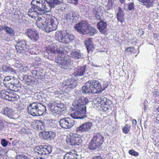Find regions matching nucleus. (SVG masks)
Returning a JSON list of instances; mask_svg holds the SVG:
<instances>
[{
  "instance_id": "obj_8",
  "label": "nucleus",
  "mask_w": 159,
  "mask_h": 159,
  "mask_svg": "<svg viewBox=\"0 0 159 159\" xmlns=\"http://www.w3.org/2000/svg\"><path fill=\"white\" fill-rule=\"evenodd\" d=\"M56 36L57 40L64 43H68L72 41L74 38L73 34L67 33L62 34L61 32L56 33Z\"/></svg>"
},
{
  "instance_id": "obj_46",
  "label": "nucleus",
  "mask_w": 159,
  "mask_h": 159,
  "mask_svg": "<svg viewBox=\"0 0 159 159\" xmlns=\"http://www.w3.org/2000/svg\"><path fill=\"white\" fill-rule=\"evenodd\" d=\"M134 2L129 3L128 4V9L129 11L134 9Z\"/></svg>"
},
{
  "instance_id": "obj_23",
  "label": "nucleus",
  "mask_w": 159,
  "mask_h": 159,
  "mask_svg": "<svg viewBox=\"0 0 159 159\" xmlns=\"http://www.w3.org/2000/svg\"><path fill=\"white\" fill-rule=\"evenodd\" d=\"M72 57L75 59H79L83 58V55L79 50L73 51L70 54Z\"/></svg>"
},
{
  "instance_id": "obj_14",
  "label": "nucleus",
  "mask_w": 159,
  "mask_h": 159,
  "mask_svg": "<svg viewBox=\"0 0 159 159\" xmlns=\"http://www.w3.org/2000/svg\"><path fill=\"white\" fill-rule=\"evenodd\" d=\"M17 44L16 46V48L18 52L21 53L23 51L28 50L29 46L24 40H20L19 39L16 41Z\"/></svg>"
},
{
  "instance_id": "obj_2",
  "label": "nucleus",
  "mask_w": 159,
  "mask_h": 159,
  "mask_svg": "<svg viewBox=\"0 0 159 159\" xmlns=\"http://www.w3.org/2000/svg\"><path fill=\"white\" fill-rule=\"evenodd\" d=\"M79 101L75 106L76 111L70 114V116L74 119H82L84 117H86V107L85 105L88 102V99L83 96L80 97Z\"/></svg>"
},
{
  "instance_id": "obj_27",
  "label": "nucleus",
  "mask_w": 159,
  "mask_h": 159,
  "mask_svg": "<svg viewBox=\"0 0 159 159\" xmlns=\"http://www.w3.org/2000/svg\"><path fill=\"white\" fill-rule=\"evenodd\" d=\"M4 30L6 33L9 34L10 36H13L15 35L14 30L11 27L7 26H4Z\"/></svg>"
},
{
  "instance_id": "obj_47",
  "label": "nucleus",
  "mask_w": 159,
  "mask_h": 159,
  "mask_svg": "<svg viewBox=\"0 0 159 159\" xmlns=\"http://www.w3.org/2000/svg\"><path fill=\"white\" fill-rule=\"evenodd\" d=\"M129 153L132 155L135 156H137L139 155V153L135 152L134 150H130L129 151Z\"/></svg>"
},
{
  "instance_id": "obj_41",
  "label": "nucleus",
  "mask_w": 159,
  "mask_h": 159,
  "mask_svg": "<svg viewBox=\"0 0 159 159\" xmlns=\"http://www.w3.org/2000/svg\"><path fill=\"white\" fill-rule=\"evenodd\" d=\"M69 83L66 84V85H67L68 87L71 89H74L76 86V82L71 81L70 82L69 81Z\"/></svg>"
},
{
  "instance_id": "obj_12",
  "label": "nucleus",
  "mask_w": 159,
  "mask_h": 159,
  "mask_svg": "<svg viewBox=\"0 0 159 159\" xmlns=\"http://www.w3.org/2000/svg\"><path fill=\"white\" fill-rule=\"evenodd\" d=\"M25 33L28 38L33 41H37L39 39V35L38 32L34 29H28Z\"/></svg>"
},
{
  "instance_id": "obj_56",
  "label": "nucleus",
  "mask_w": 159,
  "mask_h": 159,
  "mask_svg": "<svg viewBox=\"0 0 159 159\" xmlns=\"http://www.w3.org/2000/svg\"><path fill=\"white\" fill-rule=\"evenodd\" d=\"M56 52L61 53L63 52V51L62 50H61L59 48H57V47L56 48Z\"/></svg>"
},
{
  "instance_id": "obj_3",
  "label": "nucleus",
  "mask_w": 159,
  "mask_h": 159,
  "mask_svg": "<svg viewBox=\"0 0 159 159\" xmlns=\"http://www.w3.org/2000/svg\"><path fill=\"white\" fill-rule=\"evenodd\" d=\"M107 87L102 88L100 83L98 81L92 80L86 82L82 87L81 91L83 94H93L97 93V89L103 90Z\"/></svg>"
},
{
  "instance_id": "obj_26",
  "label": "nucleus",
  "mask_w": 159,
  "mask_h": 159,
  "mask_svg": "<svg viewBox=\"0 0 159 159\" xmlns=\"http://www.w3.org/2000/svg\"><path fill=\"white\" fill-rule=\"evenodd\" d=\"M78 155L70 152L66 153L64 156V159H79Z\"/></svg>"
},
{
  "instance_id": "obj_29",
  "label": "nucleus",
  "mask_w": 159,
  "mask_h": 159,
  "mask_svg": "<svg viewBox=\"0 0 159 159\" xmlns=\"http://www.w3.org/2000/svg\"><path fill=\"white\" fill-rule=\"evenodd\" d=\"M86 66H84L80 67L77 70V72L75 73V75L77 76H82L83 75L85 71Z\"/></svg>"
},
{
  "instance_id": "obj_9",
  "label": "nucleus",
  "mask_w": 159,
  "mask_h": 159,
  "mask_svg": "<svg viewBox=\"0 0 159 159\" xmlns=\"http://www.w3.org/2000/svg\"><path fill=\"white\" fill-rule=\"evenodd\" d=\"M10 91L9 90H2L1 91L2 98L6 100L13 102L17 100L18 98V95L17 96L16 94L12 92H10Z\"/></svg>"
},
{
  "instance_id": "obj_24",
  "label": "nucleus",
  "mask_w": 159,
  "mask_h": 159,
  "mask_svg": "<svg viewBox=\"0 0 159 159\" xmlns=\"http://www.w3.org/2000/svg\"><path fill=\"white\" fill-rule=\"evenodd\" d=\"M87 32L85 33L86 34H88L90 36H93L97 32V30L95 29L94 27L91 26L88 24V27L87 28Z\"/></svg>"
},
{
  "instance_id": "obj_53",
  "label": "nucleus",
  "mask_w": 159,
  "mask_h": 159,
  "mask_svg": "<svg viewBox=\"0 0 159 159\" xmlns=\"http://www.w3.org/2000/svg\"><path fill=\"white\" fill-rule=\"evenodd\" d=\"M16 159H28L26 156L18 155L16 157Z\"/></svg>"
},
{
  "instance_id": "obj_16",
  "label": "nucleus",
  "mask_w": 159,
  "mask_h": 159,
  "mask_svg": "<svg viewBox=\"0 0 159 159\" xmlns=\"http://www.w3.org/2000/svg\"><path fill=\"white\" fill-rule=\"evenodd\" d=\"M93 103L95 105H98V103L101 104V105H102V103H104L110 106L112 102L109 99H107L106 98L102 96L98 97L95 98L93 101Z\"/></svg>"
},
{
  "instance_id": "obj_31",
  "label": "nucleus",
  "mask_w": 159,
  "mask_h": 159,
  "mask_svg": "<svg viewBox=\"0 0 159 159\" xmlns=\"http://www.w3.org/2000/svg\"><path fill=\"white\" fill-rule=\"evenodd\" d=\"M2 68L4 72H15V70H13L11 67L5 64L2 65Z\"/></svg>"
},
{
  "instance_id": "obj_6",
  "label": "nucleus",
  "mask_w": 159,
  "mask_h": 159,
  "mask_svg": "<svg viewBox=\"0 0 159 159\" xmlns=\"http://www.w3.org/2000/svg\"><path fill=\"white\" fill-rule=\"evenodd\" d=\"M48 106L51 108V113L55 116L61 115V113H64L66 110L65 105L60 102L52 101L48 104Z\"/></svg>"
},
{
  "instance_id": "obj_50",
  "label": "nucleus",
  "mask_w": 159,
  "mask_h": 159,
  "mask_svg": "<svg viewBox=\"0 0 159 159\" xmlns=\"http://www.w3.org/2000/svg\"><path fill=\"white\" fill-rule=\"evenodd\" d=\"M94 16L97 20H100L102 17V15L101 12H100V13H97Z\"/></svg>"
},
{
  "instance_id": "obj_33",
  "label": "nucleus",
  "mask_w": 159,
  "mask_h": 159,
  "mask_svg": "<svg viewBox=\"0 0 159 159\" xmlns=\"http://www.w3.org/2000/svg\"><path fill=\"white\" fill-rule=\"evenodd\" d=\"M72 11H70L67 13L65 14L64 17L65 19L67 21H69L70 22H73L74 21V19L72 17V15L70 14Z\"/></svg>"
},
{
  "instance_id": "obj_62",
  "label": "nucleus",
  "mask_w": 159,
  "mask_h": 159,
  "mask_svg": "<svg viewBox=\"0 0 159 159\" xmlns=\"http://www.w3.org/2000/svg\"><path fill=\"white\" fill-rule=\"evenodd\" d=\"M93 159H102V158L100 156H96Z\"/></svg>"
},
{
  "instance_id": "obj_22",
  "label": "nucleus",
  "mask_w": 159,
  "mask_h": 159,
  "mask_svg": "<svg viewBox=\"0 0 159 159\" xmlns=\"http://www.w3.org/2000/svg\"><path fill=\"white\" fill-rule=\"evenodd\" d=\"M75 134H70L67 136L66 141L68 145L70 146H75Z\"/></svg>"
},
{
  "instance_id": "obj_36",
  "label": "nucleus",
  "mask_w": 159,
  "mask_h": 159,
  "mask_svg": "<svg viewBox=\"0 0 159 159\" xmlns=\"http://www.w3.org/2000/svg\"><path fill=\"white\" fill-rule=\"evenodd\" d=\"M21 85L19 83V82L18 83H16L14 84V85H13L12 87V90L14 91L15 92H17L18 91L20 90L21 89Z\"/></svg>"
},
{
  "instance_id": "obj_55",
  "label": "nucleus",
  "mask_w": 159,
  "mask_h": 159,
  "mask_svg": "<svg viewBox=\"0 0 159 159\" xmlns=\"http://www.w3.org/2000/svg\"><path fill=\"white\" fill-rule=\"evenodd\" d=\"M4 127V125L3 122L0 120V131L2 130Z\"/></svg>"
},
{
  "instance_id": "obj_28",
  "label": "nucleus",
  "mask_w": 159,
  "mask_h": 159,
  "mask_svg": "<svg viewBox=\"0 0 159 159\" xmlns=\"http://www.w3.org/2000/svg\"><path fill=\"white\" fill-rule=\"evenodd\" d=\"M67 117H65L61 119L59 121L60 126L62 128L67 129Z\"/></svg>"
},
{
  "instance_id": "obj_49",
  "label": "nucleus",
  "mask_w": 159,
  "mask_h": 159,
  "mask_svg": "<svg viewBox=\"0 0 159 159\" xmlns=\"http://www.w3.org/2000/svg\"><path fill=\"white\" fill-rule=\"evenodd\" d=\"M93 12L94 15L96 14L97 13H99L101 12L100 10L98 8V7H95L93 9Z\"/></svg>"
},
{
  "instance_id": "obj_1",
  "label": "nucleus",
  "mask_w": 159,
  "mask_h": 159,
  "mask_svg": "<svg viewBox=\"0 0 159 159\" xmlns=\"http://www.w3.org/2000/svg\"><path fill=\"white\" fill-rule=\"evenodd\" d=\"M57 23V18L52 16H49L46 18L43 16L38 17L36 21L37 26L39 28L45 30L47 32L55 30Z\"/></svg>"
},
{
  "instance_id": "obj_52",
  "label": "nucleus",
  "mask_w": 159,
  "mask_h": 159,
  "mask_svg": "<svg viewBox=\"0 0 159 159\" xmlns=\"http://www.w3.org/2000/svg\"><path fill=\"white\" fill-rule=\"evenodd\" d=\"M68 2L75 5L78 4L79 0H68Z\"/></svg>"
},
{
  "instance_id": "obj_38",
  "label": "nucleus",
  "mask_w": 159,
  "mask_h": 159,
  "mask_svg": "<svg viewBox=\"0 0 159 159\" xmlns=\"http://www.w3.org/2000/svg\"><path fill=\"white\" fill-rule=\"evenodd\" d=\"M53 8H54L56 6L61 4L63 3V0H51Z\"/></svg>"
},
{
  "instance_id": "obj_5",
  "label": "nucleus",
  "mask_w": 159,
  "mask_h": 159,
  "mask_svg": "<svg viewBox=\"0 0 159 159\" xmlns=\"http://www.w3.org/2000/svg\"><path fill=\"white\" fill-rule=\"evenodd\" d=\"M42 0H33L31 2V7L29 9L28 14L32 18L44 13L43 9L40 6Z\"/></svg>"
},
{
  "instance_id": "obj_59",
  "label": "nucleus",
  "mask_w": 159,
  "mask_h": 159,
  "mask_svg": "<svg viewBox=\"0 0 159 159\" xmlns=\"http://www.w3.org/2000/svg\"><path fill=\"white\" fill-rule=\"evenodd\" d=\"M139 34H140V35H143L144 34V31L142 30H140L138 33Z\"/></svg>"
},
{
  "instance_id": "obj_64",
  "label": "nucleus",
  "mask_w": 159,
  "mask_h": 159,
  "mask_svg": "<svg viewBox=\"0 0 159 159\" xmlns=\"http://www.w3.org/2000/svg\"><path fill=\"white\" fill-rule=\"evenodd\" d=\"M125 0H120V2L122 3L123 4Z\"/></svg>"
},
{
  "instance_id": "obj_17",
  "label": "nucleus",
  "mask_w": 159,
  "mask_h": 159,
  "mask_svg": "<svg viewBox=\"0 0 159 159\" xmlns=\"http://www.w3.org/2000/svg\"><path fill=\"white\" fill-rule=\"evenodd\" d=\"M52 3L51 0L48 1L47 0H42V2L40 4L42 5V7L43 9L44 12L45 11L46 12L51 11L53 8Z\"/></svg>"
},
{
  "instance_id": "obj_19",
  "label": "nucleus",
  "mask_w": 159,
  "mask_h": 159,
  "mask_svg": "<svg viewBox=\"0 0 159 159\" xmlns=\"http://www.w3.org/2000/svg\"><path fill=\"white\" fill-rule=\"evenodd\" d=\"M97 26L100 32L102 34H105L107 30V24L103 20H101L97 23Z\"/></svg>"
},
{
  "instance_id": "obj_4",
  "label": "nucleus",
  "mask_w": 159,
  "mask_h": 159,
  "mask_svg": "<svg viewBox=\"0 0 159 159\" xmlns=\"http://www.w3.org/2000/svg\"><path fill=\"white\" fill-rule=\"evenodd\" d=\"M29 114L34 116L42 115L46 110V106L38 102H33L27 106Z\"/></svg>"
},
{
  "instance_id": "obj_61",
  "label": "nucleus",
  "mask_w": 159,
  "mask_h": 159,
  "mask_svg": "<svg viewBox=\"0 0 159 159\" xmlns=\"http://www.w3.org/2000/svg\"><path fill=\"white\" fill-rule=\"evenodd\" d=\"M3 149L1 147H0V156L2 155L3 152Z\"/></svg>"
},
{
  "instance_id": "obj_20",
  "label": "nucleus",
  "mask_w": 159,
  "mask_h": 159,
  "mask_svg": "<svg viewBox=\"0 0 159 159\" xmlns=\"http://www.w3.org/2000/svg\"><path fill=\"white\" fill-rule=\"evenodd\" d=\"M2 112L5 115L10 118L16 119L18 118L16 117L15 115H14V112L12 109L8 107H5L2 109Z\"/></svg>"
},
{
  "instance_id": "obj_34",
  "label": "nucleus",
  "mask_w": 159,
  "mask_h": 159,
  "mask_svg": "<svg viewBox=\"0 0 159 159\" xmlns=\"http://www.w3.org/2000/svg\"><path fill=\"white\" fill-rule=\"evenodd\" d=\"M138 1L143 3L148 8H149L152 6V0H138Z\"/></svg>"
},
{
  "instance_id": "obj_60",
  "label": "nucleus",
  "mask_w": 159,
  "mask_h": 159,
  "mask_svg": "<svg viewBox=\"0 0 159 159\" xmlns=\"http://www.w3.org/2000/svg\"><path fill=\"white\" fill-rule=\"evenodd\" d=\"M133 125V126H135L137 124V121L135 120L134 119L132 121Z\"/></svg>"
},
{
  "instance_id": "obj_45",
  "label": "nucleus",
  "mask_w": 159,
  "mask_h": 159,
  "mask_svg": "<svg viewBox=\"0 0 159 159\" xmlns=\"http://www.w3.org/2000/svg\"><path fill=\"white\" fill-rule=\"evenodd\" d=\"M130 129V126H129L127 125H126L125 127H124L122 129L123 133L127 134L129 130Z\"/></svg>"
},
{
  "instance_id": "obj_35",
  "label": "nucleus",
  "mask_w": 159,
  "mask_h": 159,
  "mask_svg": "<svg viewBox=\"0 0 159 159\" xmlns=\"http://www.w3.org/2000/svg\"><path fill=\"white\" fill-rule=\"evenodd\" d=\"M67 129H70L75 124V121L72 119H71L69 117H67Z\"/></svg>"
},
{
  "instance_id": "obj_57",
  "label": "nucleus",
  "mask_w": 159,
  "mask_h": 159,
  "mask_svg": "<svg viewBox=\"0 0 159 159\" xmlns=\"http://www.w3.org/2000/svg\"><path fill=\"white\" fill-rule=\"evenodd\" d=\"M28 70V68L27 66L23 68L22 69V72H26Z\"/></svg>"
},
{
  "instance_id": "obj_63",
  "label": "nucleus",
  "mask_w": 159,
  "mask_h": 159,
  "mask_svg": "<svg viewBox=\"0 0 159 159\" xmlns=\"http://www.w3.org/2000/svg\"><path fill=\"white\" fill-rule=\"evenodd\" d=\"M4 30V26H2L0 25V30Z\"/></svg>"
},
{
  "instance_id": "obj_43",
  "label": "nucleus",
  "mask_w": 159,
  "mask_h": 159,
  "mask_svg": "<svg viewBox=\"0 0 159 159\" xmlns=\"http://www.w3.org/2000/svg\"><path fill=\"white\" fill-rule=\"evenodd\" d=\"M23 80L26 82H30L31 81L30 78L29 77L28 75H24L22 76Z\"/></svg>"
},
{
  "instance_id": "obj_7",
  "label": "nucleus",
  "mask_w": 159,
  "mask_h": 159,
  "mask_svg": "<svg viewBox=\"0 0 159 159\" xmlns=\"http://www.w3.org/2000/svg\"><path fill=\"white\" fill-rule=\"evenodd\" d=\"M104 141V137L100 133H94L93 138L89 143V148L91 150L99 148Z\"/></svg>"
},
{
  "instance_id": "obj_13",
  "label": "nucleus",
  "mask_w": 159,
  "mask_h": 159,
  "mask_svg": "<svg viewBox=\"0 0 159 159\" xmlns=\"http://www.w3.org/2000/svg\"><path fill=\"white\" fill-rule=\"evenodd\" d=\"M35 149L38 151V152L39 154L42 155H48L52 151V148L50 146L45 145L37 146H36Z\"/></svg>"
},
{
  "instance_id": "obj_18",
  "label": "nucleus",
  "mask_w": 159,
  "mask_h": 159,
  "mask_svg": "<svg viewBox=\"0 0 159 159\" xmlns=\"http://www.w3.org/2000/svg\"><path fill=\"white\" fill-rule=\"evenodd\" d=\"M43 138L48 140H51L56 136V133L53 131H43L42 132Z\"/></svg>"
},
{
  "instance_id": "obj_54",
  "label": "nucleus",
  "mask_w": 159,
  "mask_h": 159,
  "mask_svg": "<svg viewBox=\"0 0 159 159\" xmlns=\"http://www.w3.org/2000/svg\"><path fill=\"white\" fill-rule=\"evenodd\" d=\"M38 72H37V71L36 70H33L32 74H33V76L34 77H38Z\"/></svg>"
},
{
  "instance_id": "obj_21",
  "label": "nucleus",
  "mask_w": 159,
  "mask_h": 159,
  "mask_svg": "<svg viewBox=\"0 0 159 159\" xmlns=\"http://www.w3.org/2000/svg\"><path fill=\"white\" fill-rule=\"evenodd\" d=\"M84 43L89 52L93 49V44L91 38H89L85 40Z\"/></svg>"
},
{
  "instance_id": "obj_10",
  "label": "nucleus",
  "mask_w": 159,
  "mask_h": 159,
  "mask_svg": "<svg viewBox=\"0 0 159 159\" xmlns=\"http://www.w3.org/2000/svg\"><path fill=\"white\" fill-rule=\"evenodd\" d=\"M56 62L58 66L63 69H65L66 67H69L71 65V63L70 59L60 56H58L56 58Z\"/></svg>"
},
{
  "instance_id": "obj_51",
  "label": "nucleus",
  "mask_w": 159,
  "mask_h": 159,
  "mask_svg": "<svg viewBox=\"0 0 159 159\" xmlns=\"http://www.w3.org/2000/svg\"><path fill=\"white\" fill-rule=\"evenodd\" d=\"M18 82V81L17 79H14L13 78H12L10 81L9 82V84H11V86H12L13 85H14V84H15L17 82Z\"/></svg>"
},
{
  "instance_id": "obj_32",
  "label": "nucleus",
  "mask_w": 159,
  "mask_h": 159,
  "mask_svg": "<svg viewBox=\"0 0 159 159\" xmlns=\"http://www.w3.org/2000/svg\"><path fill=\"white\" fill-rule=\"evenodd\" d=\"M102 105H101V104L98 103V105H95V106L98 107H100L102 108V109L105 111H107L110 109V106H109L108 105L105 104L104 103H102Z\"/></svg>"
},
{
  "instance_id": "obj_42",
  "label": "nucleus",
  "mask_w": 159,
  "mask_h": 159,
  "mask_svg": "<svg viewBox=\"0 0 159 159\" xmlns=\"http://www.w3.org/2000/svg\"><path fill=\"white\" fill-rule=\"evenodd\" d=\"M71 15H72V17L74 19H76L79 16V14L78 11H72L71 12H70Z\"/></svg>"
},
{
  "instance_id": "obj_25",
  "label": "nucleus",
  "mask_w": 159,
  "mask_h": 159,
  "mask_svg": "<svg viewBox=\"0 0 159 159\" xmlns=\"http://www.w3.org/2000/svg\"><path fill=\"white\" fill-rule=\"evenodd\" d=\"M124 13V11H123L122 9L120 7H119L118 12L117 13V18L118 20L121 23L123 21Z\"/></svg>"
},
{
  "instance_id": "obj_37",
  "label": "nucleus",
  "mask_w": 159,
  "mask_h": 159,
  "mask_svg": "<svg viewBox=\"0 0 159 159\" xmlns=\"http://www.w3.org/2000/svg\"><path fill=\"white\" fill-rule=\"evenodd\" d=\"M56 47H57L56 45L51 46L49 49H48V50L47 51V52L48 53V54L50 55L51 54V53H56Z\"/></svg>"
},
{
  "instance_id": "obj_30",
  "label": "nucleus",
  "mask_w": 159,
  "mask_h": 159,
  "mask_svg": "<svg viewBox=\"0 0 159 159\" xmlns=\"http://www.w3.org/2000/svg\"><path fill=\"white\" fill-rule=\"evenodd\" d=\"M75 146L79 145L82 144L83 140L80 136H79L78 135L75 134Z\"/></svg>"
},
{
  "instance_id": "obj_40",
  "label": "nucleus",
  "mask_w": 159,
  "mask_h": 159,
  "mask_svg": "<svg viewBox=\"0 0 159 159\" xmlns=\"http://www.w3.org/2000/svg\"><path fill=\"white\" fill-rule=\"evenodd\" d=\"M29 52L32 54H37L38 52L37 51V48L35 46H34L32 48L29 49Z\"/></svg>"
},
{
  "instance_id": "obj_11",
  "label": "nucleus",
  "mask_w": 159,
  "mask_h": 159,
  "mask_svg": "<svg viewBox=\"0 0 159 159\" xmlns=\"http://www.w3.org/2000/svg\"><path fill=\"white\" fill-rule=\"evenodd\" d=\"M88 25V24L87 21H82L76 24L74 27L78 32L83 35H85L86 32H87Z\"/></svg>"
},
{
  "instance_id": "obj_15",
  "label": "nucleus",
  "mask_w": 159,
  "mask_h": 159,
  "mask_svg": "<svg viewBox=\"0 0 159 159\" xmlns=\"http://www.w3.org/2000/svg\"><path fill=\"white\" fill-rule=\"evenodd\" d=\"M92 125V123L90 122L85 123L76 128V132L79 133L88 131L91 129Z\"/></svg>"
},
{
  "instance_id": "obj_39",
  "label": "nucleus",
  "mask_w": 159,
  "mask_h": 159,
  "mask_svg": "<svg viewBox=\"0 0 159 159\" xmlns=\"http://www.w3.org/2000/svg\"><path fill=\"white\" fill-rule=\"evenodd\" d=\"M13 77L9 76L6 77L4 78L3 82V83L4 85L6 86L8 85V84H9L10 82Z\"/></svg>"
},
{
  "instance_id": "obj_44",
  "label": "nucleus",
  "mask_w": 159,
  "mask_h": 159,
  "mask_svg": "<svg viewBox=\"0 0 159 159\" xmlns=\"http://www.w3.org/2000/svg\"><path fill=\"white\" fill-rule=\"evenodd\" d=\"M9 143V141H7L5 139H2L1 141V144L4 147H6L8 143Z\"/></svg>"
},
{
  "instance_id": "obj_48",
  "label": "nucleus",
  "mask_w": 159,
  "mask_h": 159,
  "mask_svg": "<svg viewBox=\"0 0 159 159\" xmlns=\"http://www.w3.org/2000/svg\"><path fill=\"white\" fill-rule=\"evenodd\" d=\"M126 51L127 52H129L131 53H134V48L132 47L127 48L125 49Z\"/></svg>"
},
{
  "instance_id": "obj_58",
  "label": "nucleus",
  "mask_w": 159,
  "mask_h": 159,
  "mask_svg": "<svg viewBox=\"0 0 159 159\" xmlns=\"http://www.w3.org/2000/svg\"><path fill=\"white\" fill-rule=\"evenodd\" d=\"M17 143V140H15L12 142V145L13 146H16V145Z\"/></svg>"
}]
</instances>
